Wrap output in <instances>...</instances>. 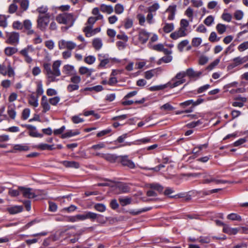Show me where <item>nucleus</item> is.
Segmentation results:
<instances>
[{
  "label": "nucleus",
  "mask_w": 248,
  "mask_h": 248,
  "mask_svg": "<svg viewBox=\"0 0 248 248\" xmlns=\"http://www.w3.org/2000/svg\"><path fill=\"white\" fill-rule=\"evenodd\" d=\"M30 148L27 143L15 144L13 146V150L16 151H27Z\"/></svg>",
  "instance_id": "nucleus-25"
},
{
  "label": "nucleus",
  "mask_w": 248,
  "mask_h": 248,
  "mask_svg": "<svg viewBox=\"0 0 248 248\" xmlns=\"http://www.w3.org/2000/svg\"><path fill=\"white\" fill-rule=\"evenodd\" d=\"M149 187L152 189L155 190L159 192L163 191V187L158 183H153L149 185Z\"/></svg>",
  "instance_id": "nucleus-41"
},
{
  "label": "nucleus",
  "mask_w": 248,
  "mask_h": 248,
  "mask_svg": "<svg viewBox=\"0 0 248 248\" xmlns=\"http://www.w3.org/2000/svg\"><path fill=\"white\" fill-rule=\"evenodd\" d=\"M44 89L42 81H39L37 84L36 93L38 95H41L44 93Z\"/></svg>",
  "instance_id": "nucleus-55"
},
{
  "label": "nucleus",
  "mask_w": 248,
  "mask_h": 248,
  "mask_svg": "<svg viewBox=\"0 0 248 248\" xmlns=\"http://www.w3.org/2000/svg\"><path fill=\"white\" fill-rule=\"evenodd\" d=\"M41 106L43 108V112L44 113H46L49 110L50 108V106L49 104V103L48 102L47 98L45 95H43L42 97Z\"/></svg>",
  "instance_id": "nucleus-20"
},
{
  "label": "nucleus",
  "mask_w": 248,
  "mask_h": 248,
  "mask_svg": "<svg viewBox=\"0 0 248 248\" xmlns=\"http://www.w3.org/2000/svg\"><path fill=\"white\" fill-rule=\"evenodd\" d=\"M34 48L32 45H28L26 47L21 50L19 53L24 56L25 61L28 63H31L32 62V59L29 55V53L33 52Z\"/></svg>",
  "instance_id": "nucleus-8"
},
{
  "label": "nucleus",
  "mask_w": 248,
  "mask_h": 248,
  "mask_svg": "<svg viewBox=\"0 0 248 248\" xmlns=\"http://www.w3.org/2000/svg\"><path fill=\"white\" fill-rule=\"evenodd\" d=\"M124 11V7L123 5L118 3L114 7V12L116 14L120 15L122 14Z\"/></svg>",
  "instance_id": "nucleus-52"
},
{
  "label": "nucleus",
  "mask_w": 248,
  "mask_h": 248,
  "mask_svg": "<svg viewBox=\"0 0 248 248\" xmlns=\"http://www.w3.org/2000/svg\"><path fill=\"white\" fill-rule=\"evenodd\" d=\"M177 6L176 4L170 5L166 10V12L168 13L169 16L168 19L170 20H172L174 19L175 15L176 12Z\"/></svg>",
  "instance_id": "nucleus-16"
},
{
  "label": "nucleus",
  "mask_w": 248,
  "mask_h": 248,
  "mask_svg": "<svg viewBox=\"0 0 248 248\" xmlns=\"http://www.w3.org/2000/svg\"><path fill=\"white\" fill-rule=\"evenodd\" d=\"M102 45V41L100 38H95L93 41V46L96 50H99Z\"/></svg>",
  "instance_id": "nucleus-37"
},
{
  "label": "nucleus",
  "mask_w": 248,
  "mask_h": 248,
  "mask_svg": "<svg viewBox=\"0 0 248 248\" xmlns=\"http://www.w3.org/2000/svg\"><path fill=\"white\" fill-rule=\"evenodd\" d=\"M203 183L204 184H208L211 182H215L216 183H219L221 182V181L218 180H216L213 177L210 175H208L207 174H204L203 176Z\"/></svg>",
  "instance_id": "nucleus-26"
},
{
  "label": "nucleus",
  "mask_w": 248,
  "mask_h": 248,
  "mask_svg": "<svg viewBox=\"0 0 248 248\" xmlns=\"http://www.w3.org/2000/svg\"><path fill=\"white\" fill-rule=\"evenodd\" d=\"M58 47L60 49L66 48L69 50H73L77 47V44L72 41H66L61 39L58 41Z\"/></svg>",
  "instance_id": "nucleus-7"
},
{
  "label": "nucleus",
  "mask_w": 248,
  "mask_h": 248,
  "mask_svg": "<svg viewBox=\"0 0 248 248\" xmlns=\"http://www.w3.org/2000/svg\"><path fill=\"white\" fill-rule=\"evenodd\" d=\"M90 220L92 221L96 220L99 223H105L106 221V219L104 216L100 214H98L93 212H91Z\"/></svg>",
  "instance_id": "nucleus-17"
},
{
  "label": "nucleus",
  "mask_w": 248,
  "mask_h": 248,
  "mask_svg": "<svg viewBox=\"0 0 248 248\" xmlns=\"http://www.w3.org/2000/svg\"><path fill=\"white\" fill-rule=\"evenodd\" d=\"M36 147L41 150H53L55 149L54 145H49L46 143H40L37 145Z\"/></svg>",
  "instance_id": "nucleus-29"
},
{
  "label": "nucleus",
  "mask_w": 248,
  "mask_h": 248,
  "mask_svg": "<svg viewBox=\"0 0 248 248\" xmlns=\"http://www.w3.org/2000/svg\"><path fill=\"white\" fill-rule=\"evenodd\" d=\"M116 45L118 49L120 50L124 49L127 45V42L124 41H119L116 43Z\"/></svg>",
  "instance_id": "nucleus-57"
},
{
  "label": "nucleus",
  "mask_w": 248,
  "mask_h": 248,
  "mask_svg": "<svg viewBox=\"0 0 248 248\" xmlns=\"http://www.w3.org/2000/svg\"><path fill=\"white\" fill-rule=\"evenodd\" d=\"M18 189L23 197L28 199H32L37 196L35 190L31 188L19 186Z\"/></svg>",
  "instance_id": "nucleus-6"
},
{
  "label": "nucleus",
  "mask_w": 248,
  "mask_h": 248,
  "mask_svg": "<svg viewBox=\"0 0 248 248\" xmlns=\"http://www.w3.org/2000/svg\"><path fill=\"white\" fill-rule=\"evenodd\" d=\"M186 76L191 79H197L199 78L202 74L201 71H195L192 68H189L186 71Z\"/></svg>",
  "instance_id": "nucleus-15"
},
{
  "label": "nucleus",
  "mask_w": 248,
  "mask_h": 248,
  "mask_svg": "<svg viewBox=\"0 0 248 248\" xmlns=\"http://www.w3.org/2000/svg\"><path fill=\"white\" fill-rule=\"evenodd\" d=\"M60 101V98L59 96H55L51 98L49 100V103L53 106H56Z\"/></svg>",
  "instance_id": "nucleus-64"
},
{
  "label": "nucleus",
  "mask_w": 248,
  "mask_h": 248,
  "mask_svg": "<svg viewBox=\"0 0 248 248\" xmlns=\"http://www.w3.org/2000/svg\"><path fill=\"white\" fill-rule=\"evenodd\" d=\"M77 19V16H75L73 13L66 12L59 14L56 17V20L59 23L66 25L67 29L74 25Z\"/></svg>",
  "instance_id": "nucleus-2"
},
{
  "label": "nucleus",
  "mask_w": 248,
  "mask_h": 248,
  "mask_svg": "<svg viewBox=\"0 0 248 248\" xmlns=\"http://www.w3.org/2000/svg\"><path fill=\"white\" fill-rule=\"evenodd\" d=\"M76 71L73 65L70 64L64 65L62 68V73L67 75L75 74Z\"/></svg>",
  "instance_id": "nucleus-21"
},
{
  "label": "nucleus",
  "mask_w": 248,
  "mask_h": 248,
  "mask_svg": "<svg viewBox=\"0 0 248 248\" xmlns=\"http://www.w3.org/2000/svg\"><path fill=\"white\" fill-rule=\"evenodd\" d=\"M162 69L161 67L153 69L145 72V78L147 79H150L154 76H157L161 73Z\"/></svg>",
  "instance_id": "nucleus-11"
},
{
  "label": "nucleus",
  "mask_w": 248,
  "mask_h": 248,
  "mask_svg": "<svg viewBox=\"0 0 248 248\" xmlns=\"http://www.w3.org/2000/svg\"><path fill=\"white\" fill-rule=\"evenodd\" d=\"M6 37L7 39L6 42L8 44L15 45L19 43V34L16 32H11L7 33Z\"/></svg>",
  "instance_id": "nucleus-9"
},
{
  "label": "nucleus",
  "mask_w": 248,
  "mask_h": 248,
  "mask_svg": "<svg viewBox=\"0 0 248 248\" xmlns=\"http://www.w3.org/2000/svg\"><path fill=\"white\" fill-rule=\"evenodd\" d=\"M0 74L3 76L7 75L10 78L15 76V68L12 66L9 59H6L2 64H0Z\"/></svg>",
  "instance_id": "nucleus-3"
},
{
  "label": "nucleus",
  "mask_w": 248,
  "mask_h": 248,
  "mask_svg": "<svg viewBox=\"0 0 248 248\" xmlns=\"http://www.w3.org/2000/svg\"><path fill=\"white\" fill-rule=\"evenodd\" d=\"M216 30L219 34H222L225 32L226 26L224 24L219 23L216 26Z\"/></svg>",
  "instance_id": "nucleus-47"
},
{
  "label": "nucleus",
  "mask_w": 248,
  "mask_h": 248,
  "mask_svg": "<svg viewBox=\"0 0 248 248\" xmlns=\"http://www.w3.org/2000/svg\"><path fill=\"white\" fill-rule=\"evenodd\" d=\"M220 58L216 59L208 66L207 69L209 70H213L217 65H218L220 62Z\"/></svg>",
  "instance_id": "nucleus-59"
},
{
  "label": "nucleus",
  "mask_w": 248,
  "mask_h": 248,
  "mask_svg": "<svg viewBox=\"0 0 248 248\" xmlns=\"http://www.w3.org/2000/svg\"><path fill=\"white\" fill-rule=\"evenodd\" d=\"M176 78H173L170 81L166 83L168 85V87H169L170 88H173L182 84L186 81L185 79H178L177 80H176Z\"/></svg>",
  "instance_id": "nucleus-24"
},
{
  "label": "nucleus",
  "mask_w": 248,
  "mask_h": 248,
  "mask_svg": "<svg viewBox=\"0 0 248 248\" xmlns=\"http://www.w3.org/2000/svg\"><path fill=\"white\" fill-rule=\"evenodd\" d=\"M103 90V88L101 85H96L92 87H87L85 89V91H94L96 92H100Z\"/></svg>",
  "instance_id": "nucleus-56"
},
{
  "label": "nucleus",
  "mask_w": 248,
  "mask_h": 248,
  "mask_svg": "<svg viewBox=\"0 0 248 248\" xmlns=\"http://www.w3.org/2000/svg\"><path fill=\"white\" fill-rule=\"evenodd\" d=\"M185 14L189 18V21L192 22L193 19V10L191 7H189L187 8L185 12Z\"/></svg>",
  "instance_id": "nucleus-45"
},
{
  "label": "nucleus",
  "mask_w": 248,
  "mask_h": 248,
  "mask_svg": "<svg viewBox=\"0 0 248 248\" xmlns=\"http://www.w3.org/2000/svg\"><path fill=\"white\" fill-rule=\"evenodd\" d=\"M202 42V39L200 37H195L192 39V45L194 47H198Z\"/></svg>",
  "instance_id": "nucleus-60"
},
{
  "label": "nucleus",
  "mask_w": 248,
  "mask_h": 248,
  "mask_svg": "<svg viewBox=\"0 0 248 248\" xmlns=\"http://www.w3.org/2000/svg\"><path fill=\"white\" fill-rule=\"evenodd\" d=\"M105 144L103 142H100L99 143L93 145L89 149L91 150L97 151L105 148Z\"/></svg>",
  "instance_id": "nucleus-43"
},
{
  "label": "nucleus",
  "mask_w": 248,
  "mask_h": 248,
  "mask_svg": "<svg viewBox=\"0 0 248 248\" xmlns=\"http://www.w3.org/2000/svg\"><path fill=\"white\" fill-rule=\"evenodd\" d=\"M137 18L139 21V24L141 26H145L146 21V17L145 16L142 14H139L137 16Z\"/></svg>",
  "instance_id": "nucleus-48"
},
{
  "label": "nucleus",
  "mask_w": 248,
  "mask_h": 248,
  "mask_svg": "<svg viewBox=\"0 0 248 248\" xmlns=\"http://www.w3.org/2000/svg\"><path fill=\"white\" fill-rule=\"evenodd\" d=\"M102 158L110 162H114L117 159V157L114 155L110 154H104V155H102Z\"/></svg>",
  "instance_id": "nucleus-35"
},
{
  "label": "nucleus",
  "mask_w": 248,
  "mask_h": 248,
  "mask_svg": "<svg viewBox=\"0 0 248 248\" xmlns=\"http://www.w3.org/2000/svg\"><path fill=\"white\" fill-rule=\"evenodd\" d=\"M187 34V31L179 28L177 31L171 33L170 37L174 40H177L179 38L186 36Z\"/></svg>",
  "instance_id": "nucleus-14"
},
{
  "label": "nucleus",
  "mask_w": 248,
  "mask_h": 248,
  "mask_svg": "<svg viewBox=\"0 0 248 248\" xmlns=\"http://www.w3.org/2000/svg\"><path fill=\"white\" fill-rule=\"evenodd\" d=\"M242 87L240 88H237L238 83L237 82H233V93H244L245 92L246 90L245 88V84L243 82H241V83Z\"/></svg>",
  "instance_id": "nucleus-36"
},
{
  "label": "nucleus",
  "mask_w": 248,
  "mask_h": 248,
  "mask_svg": "<svg viewBox=\"0 0 248 248\" xmlns=\"http://www.w3.org/2000/svg\"><path fill=\"white\" fill-rule=\"evenodd\" d=\"M29 103L34 107H37L39 105L38 97L32 95H31L29 99Z\"/></svg>",
  "instance_id": "nucleus-38"
},
{
  "label": "nucleus",
  "mask_w": 248,
  "mask_h": 248,
  "mask_svg": "<svg viewBox=\"0 0 248 248\" xmlns=\"http://www.w3.org/2000/svg\"><path fill=\"white\" fill-rule=\"evenodd\" d=\"M167 87H168V85L165 84L163 85L152 86L150 88V90L151 91H155L163 90Z\"/></svg>",
  "instance_id": "nucleus-54"
},
{
  "label": "nucleus",
  "mask_w": 248,
  "mask_h": 248,
  "mask_svg": "<svg viewBox=\"0 0 248 248\" xmlns=\"http://www.w3.org/2000/svg\"><path fill=\"white\" fill-rule=\"evenodd\" d=\"M61 164L66 168H72L75 169H78L80 167L79 163L78 162L72 161H62Z\"/></svg>",
  "instance_id": "nucleus-23"
},
{
  "label": "nucleus",
  "mask_w": 248,
  "mask_h": 248,
  "mask_svg": "<svg viewBox=\"0 0 248 248\" xmlns=\"http://www.w3.org/2000/svg\"><path fill=\"white\" fill-rule=\"evenodd\" d=\"M18 49L15 47H7L4 49L5 54L8 56H11L16 53Z\"/></svg>",
  "instance_id": "nucleus-34"
},
{
  "label": "nucleus",
  "mask_w": 248,
  "mask_h": 248,
  "mask_svg": "<svg viewBox=\"0 0 248 248\" xmlns=\"http://www.w3.org/2000/svg\"><path fill=\"white\" fill-rule=\"evenodd\" d=\"M94 207L96 210L100 212H104L106 210L105 205L102 203H96L95 204Z\"/></svg>",
  "instance_id": "nucleus-53"
},
{
  "label": "nucleus",
  "mask_w": 248,
  "mask_h": 248,
  "mask_svg": "<svg viewBox=\"0 0 248 248\" xmlns=\"http://www.w3.org/2000/svg\"><path fill=\"white\" fill-rule=\"evenodd\" d=\"M23 207L21 205H14L7 208V211L11 215H14L22 212Z\"/></svg>",
  "instance_id": "nucleus-18"
},
{
  "label": "nucleus",
  "mask_w": 248,
  "mask_h": 248,
  "mask_svg": "<svg viewBox=\"0 0 248 248\" xmlns=\"http://www.w3.org/2000/svg\"><path fill=\"white\" fill-rule=\"evenodd\" d=\"M248 49V41L240 44L238 46V49L240 52H243Z\"/></svg>",
  "instance_id": "nucleus-61"
},
{
  "label": "nucleus",
  "mask_w": 248,
  "mask_h": 248,
  "mask_svg": "<svg viewBox=\"0 0 248 248\" xmlns=\"http://www.w3.org/2000/svg\"><path fill=\"white\" fill-rule=\"evenodd\" d=\"M91 212L85 211L82 214H78L75 215L76 217L77 222L84 221L86 219H90Z\"/></svg>",
  "instance_id": "nucleus-22"
},
{
  "label": "nucleus",
  "mask_w": 248,
  "mask_h": 248,
  "mask_svg": "<svg viewBox=\"0 0 248 248\" xmlns=\"http://www.w3.org/2000/svg\"><path fill=\"white\" fill-rule=\"evenodd\" d=\"M50 17V14L39 15L37 19V28L42 31H45L49 24Z\"/></svg>",
  "instance_id": "nucleus-4"
},
{
  "label": "nucleus",
  "mask_w": 248,
  "mask_h": 248,
  "mask_svg": "<svg viewBox=\"0 0 248 248\" xmlns=\"http://www.w3.org/2000/svg\"><path fill=\"white\" fill-rule=\"evenodd\" d=\"M174 29L173 23H166L163 27L164 31L166 33H169Z\"/></svg>",
  "instance_id": "nucleus-49"
},
{
  "label": "nucleus",
  "mask_w": 248,
  "mask_h": 248,
  "mask_svg": "<svg viewBox=\"0 0 248 248\" xmlns=\"http://www.w3.org/2000/svg\"><path fill=\"white\" fill-rule=\"evenodd\" d=\"M48 10L47 6L42 5L36 9V11L39 13V15H46V14H49V13H47Z\"/></svg>",
  "instance_id": "nucleus-39"
},
{
  "label": "nucleus",
  "mask_w": 248,
  "mask_h": 248,
  "mask_svg": "<svg viewBox=\"0 0 248 248\" xmlns=\"http://www.w3.org/2000/svg\"><path fill=\"white\" fill-rule=\"evenodd\" d=\"M29 6V0H21L20 3V9L22 12L27 10Z\"/></svg>",
  "instance_id": "nucleus-40"
},
{
  "label": "nucleus",
  "mask_w": 248,
  "mask_h": 248,
  "mask_svg": "<svg viewBox=\"0 0 248 248\" xmlns=\"http://www.w3.org/2000/svg\"><path fill=\"white\" fill-rule=\"evenodd\" d=\"M246 101L247 98L245 97L238 96L233 97V107H242Z\"/></svg>",
  "instance_id": "nucleus-19"
},
{
  "label": "nucleus",
  "mask_w": 248,
  "mask_h": 248,
  "mask_svg": "<svg viewBox=\"0 0 248 248\" xmlns=\"http://www.w3.org/2000/svg\"><path fill=\"white\" fill-rule=\"evenodd\" d=\"M214 21V17L212 16H208L204 20V23L207 26H210Z\"/></svg>",
  "instance_id": "nucleus-58"
},
{
  "label": "nucleus",
  "mask_w": 248,
  "mask_h": 248,
  "mask_svg": "<svg viewBox=\"0 0 248 248\" xmlns=\"http://www.w3.org/2000/svg\"><path fill=\"white\" fill-rule=\"evenodd\" d=\"M160 8V5L157 1H154V3L149 6L147 8L148 13H155L157 10Z\"/></svg>",
  "instance_id": "nucleus-32"
},
{
  "label": "nucleus",
  "mask_w": 248,
  "mask_h": 248,
  "mask_svg": "<svg viewBox=\"0 0 248 248\" xmlns=\"http://www.w3.org/2000/svg\"><path fill=\"white\" fill-rule=\"evenodd\" d=\"M15 104L9 105L8 107L7 113L9 117L12 119H15L16 116Z\"/></svg>",
  "instance_id": "nucleus-27"
},
{
  "label": "nucleus",
  "mask_w": 248,
  "mask_h": 248,
  "mask_svg": "<svg viewBox=\"0 0 248 248\" xmlns=\"http://www.w3.org/2000/svg\"><path fill=\"white\" fill-rule=\"evenodd\" d=\"M93 71V69H89L85 66H81L79 69V73L81 75H85L87 77H90Z\"/></svg>",
  "instance_id": "nucleus-28"
},
{
  "label": "nucleus",
  "mask_w": 248,
  "mask_h": 248,
  "mask_svg": "<svg viewBox=\"0 0 248 248\" xmlns=\"http://www.w3.org/2000/svg\"><path fill=\"white\" fill-rule=\"evenodd\" d=\"M119 157L121 163L123 166L127 167L130 169L135 168V164L131 160L128 159L127 155H121Z\"/></svg>",
  "instance_id": "nucleus-10"
},
{
  "label": "nucleus",
  "mask_w": 248,
  "mask_h": 248,
  "mask_svg": "<svg viewBox=\"0 0 248 248\" xmlns=\"http://www.w3.org/2000/svg\"><path fill=\"white\" fill-rule=\"evenodd\" d=\"M151 33L144 29H141L139 32V40L142 44H145L148 41Z\"/></svg>",
  "instance_id": "nucleus-12"
},
{
  "label": "nucleus",
  "mask_w": 248,
  "mask_h": 248,
  "mask_svg": "<svg viewBox=\"0 0 248 248\" xmlns=\"http://www.w3.org/2000/svg\"><path fill=\"white\" fill-rule=\"evenodd\" d=\"M100 10L103 13L110 14L113 12V8L111 5H108L105 4H102L100 5Z\"/></svg>",
  "instance_id": "nucleus-30"
},
{
  "label": "nucleus",
  "mask_w": 248,
  "mask_h": 248,
  "mask_svg": "<svg viewBox=\"0 0 248 248\" xmlns=\"http://www.w3.org/2000/svg\"><path fill=\"white\" fill-rule=\"evenodd\" d=\"M248 60V57H237L233 59V67L246 62Z\"/></svg>",
  "instance_id": "nucleus-31"
},
{
  "label": "nucleus",
  "mask_w": 248,
  "mask_h": 248,
  "mask_svg": "<svg viewBox=\"0 0 248 248\" xmlns=\"http://www.w3.org/2000/svg\"><path fill=\"white\" fill-rule=\"evenodd\" d=\"M98 60L100 62V63L98 65V67L105 68L106 65L109 63L111 61L119 62L116 58H111L109 57L108 54L99 53L98 54Z\"/></svg>",
  "instance_id": "nucleus-5"
},
{
  "label": "nucleus",
  "mask_w": 248,
  "mask_h": 248,
  "mask_svg": "<svg viewBox=\"0 0 248 248\" xmlns=\"http://www.w3.org/2000/svg\"><path fill=\"white\" fill-rule=\"evenodd\" d=\"M119 201L120 203V204L122 206H126L131 203V199L128 197L120 198L119 199Z\"/></svg>",
  "instance_id": "nucleus-42"
},
{
  "label": "nucleus",
  "mask_w": 248,
  "mask_h": 248,
  "mask_svg": "<svg viewBox=\"0 0 248 248\" xmlns=\"http://www.w3.org/2000/svg\"><path fill=\"white\" fill-rule=\"evenodd\" d=\"M189 25V21L185 19H182L180 21V28L184 31H187V28Z\"/></svg>",
  "instance_id": "nucleus-50"
},
{
  "label": "nucleus",
  "mask_w": 248,
  "mask_h": 248,
  "mask_svg": "<svg viewBox=\"0 0 248 248\" xmlns=\"http://www.w3.org/2000/svg\"><path fill=\"white\" fill-rule=\"evenodd\" d=\"M61 64V61H55L53 62L51 68L50 63L47 62L43 63L44 73L46 76L47 85L51 82H58L59 80L58 77L61 75L60 68Z\"/></svg>",
  "instance_id": "nucleus-1"
},
{
  "label": "nucleus",
  "mask_w": 248,
  "mask_h": 248,
  "mask_svg": "<svg viewBox=\"0 0 248 248\" xmlns=\"http://www.w3.org/2000/svg\"><path fill=\"white\" fill-rule=\"evenodd\" d=\"M80 132L78 131L69 130L62 135V139H65L79 135Z\"/></svg>",
  "instance_id": "nucleus-33"
},
{
  "label": "nucleus",
  "mask_w": 248,
  "mask_h": 248,
  "mask_svg": "<svg viewBox=\"0 0 248 248\" xmlns=\"http://www.w3.org/2000/svg\"><path fill=\"white\" fill-rule=\"evenodd\" d=\"M23 127H25L29 130V134L32 137H42V135L37 132L35 126L30 124H23Z\"/></svg>",
  "instance_id": "nucleus-13"
},
{
  "label": "nucleus",
  "mask_w": 248,
  "mask_h": 248,
  "mask_svg": "<svg viewBox=\"0 0 248 248\" xmlns=\"http://www.w3.org/2000/svg\"><path fill=\"white\" fill-rule=\"evenodd\" d=\"M23 27L26 31L31 29L32 28V23L29 19H26L23 21Z\"/></svg>",
  "instance_id": "nucleus-62"
},
{
  "label": "nucleus",
  "mask_w": 248,
  "mask_h": 248,
  "mask_svg": "<svg viewBox=\"0 0 248 248\" xmlns=\"http://www.w3.org/2000/svg\"><path fill=\"white\" fill-rule=\"evenodd\" d=\"M96 60L95 57L93 55H89L84 58V62L90 65L93 64Z\"/></svg>",
  "instance_id": "nucleus-51"
},
{
  "label": "nucleus",
  "mask_w": 248,
  "mask_h": 248,
  "mask_svg": "<svg viewBox=\"0 0 248 248\" xmlns=\"http://www.w3.org/2000/svg\"><path fill=\"white\" fill-rule=\"evenodd\" d=\"M188 44L189 41L188 40H184L178 44L177 48L180 52H182L184 47H186Z\"/></svg>",
  "instance_id": "nucleus-46"
},
{
  "label": "nucleus",
  "mask_w": 248,
  "mask_h": 248,
  "mask_svg": "<svg viewBox=\"0 0 248 248\" xmlns=\"http://www.w3.org/2000/svg\"><path fill=\"white\" fill-rule=\"evenodd\" d=\"M146 21L149 24H153L155 23L154 15L152 13H148L146 17Z\"/></svg>",
  "instance_id": "nucleus-63"
},
{
  "label": "nucleus",
  "mask_w": 248,
  "mask_h": 248,
  "mask_svg": "<svg viewBox=\"0 0 248 248\" xmlns=\"http://www.w3.org/2000/svg\"><path fill=\"white\" fill-rule=\"evenodd\" d=\"M9 16L3 15H0V26L5 28L7 26V19Z\"/></svg>",
  "instance_id": "nucleus-44"
}]
</instances>
